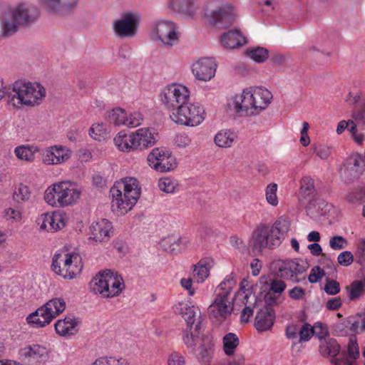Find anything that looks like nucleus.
Here are the masks:
<instances>
[{"instance_id": "1", "label": "nucleus", "mask_w": 365, "mask_h": 365, "mask_svg": "<svg viewBox=\"0 0 365 365\" xmlns=\"http://www.w3.org/2000/svg\"><path fill=\"white\" fill-rule=\"evenodd\" d=\"M40 15L32 3L22 1L14 6L0 1V41L14 35L22 26L34 23Z\"/></svg>"}, {"instance_id": "2", "label": "nucleus", "mask_w": 365, "mask_h": 365, "mask_svg": "<svg viewBox=\"0 0 365 365\" xmlns=\"http://www.w3.org/2000/svg\"><path fill=\"white\" fill-rule=\"evenodd\" d=\"M273 99L272 92L264 86H250L232 96L229 108L238 116H256L265 110Z\"/></svg>"}, {"instance_id": "3", "label": "nucleus", "mask_w": 365, "mask_h": 365, "mask_svg": "<svg viewBox=\"0 0 365 365\" xmlns=\"http://www.w3.org/2000/svg\"><path fill=\"white\" fill-rule=\"evenodd\" d=\"M237 280L233 273L227 275L216 287L215 299L207 309L208 317L213 324L220 325L227 322L233 311Z\"/></svg>"}, {"instance_id": "4", "label": "nucleus", "mask_w": 365, "mask_h": 365, "mask_svg": "<svg viewBox=\"0 0 365 365\" xmlns=\"http://www.w3.org/2000/svg\"><path fill=\"white\" fill-rule=\"evenodd\" d=\"M174 313L181 315L186 322V328L182 331V340L190 352L195 351L197 344L207 339L200 331V323L196 322L200 310L190 299L179 302L173 306Z\"/></svg>"}, {"instance_id": "5", "label": "nucleus", "mask_w": 365, "mask_h": 365, "mask_svg": "<svg viewBox=\"0 0 365 365\" xmlns=\"http://www.w3.org/2000/svg\"><path fill=\"white\" fill-rule=\"evenodd\" d=\"M141 187L138 180L132 177L124 178L110 188L111 208L119 215L130 211L140 196Z\"/></svg>"}, {"instance_id": "6", "label": "nucleus", "mask_w": 365, "mask_h": 365, "mask_svg": "<svg viewBox=\"0 0 365 365\" xmlns=\"http://www.w3.org/2000/svg\"><path fill=\"white\" fill-rule=\"evenodd\" d=\"M82 188L71 180L56 182L46 187L43 200L52 207L63 208L76 205L81 199Z\"/></svg>"}, {"instance_id": "7", "label": "nucleus", "mask_w": 365, "mask_h": 365, "mask_svg": "<svg viewBox=\"0 0 365 365\" xmlns=\"http://www.w3.org/2000/svg\"><path fill=\"white\" fill-rule=\"evenodd\" d=\"M9 96V104L14 108L41 105L46 96L45 87L38 82L25 80L16 81Z\"/></svg>"}, {"instance_id": "8", "label": "nucleus", "mask_w": 365, "mask_h": 365, "mask_svg": "<svg viewBox=\"0 0 365 365\" xmlns=\"http://www.w3.org/2000/svg\"><path fill=\"white\" fill-rule=\"evenodd\" d=\"M90 289L103 298L119 296L125 289L124 280L118 272L104 269L97 273L90 282Z\"/></svg>"}, {"instance_id": "9", "label": "nucleus", "mask_w": 365, "mask_h": 365, "mask_svg": "<svg viewBox=\"0 0 365 365\" xmlns=\"http://www.w3.org/2000/svg\"><path fill=\"white\" fill-rule=\"evenodd\" d=\"M170 120L177 125L196 127L200 125L206 118L204 106L199 102L189 101L178 106L174 112L169 113Z\"/></svg>"}, {"instance_id": "10", "label": "nucleus", "mask_w": 365, "mask_h": 365, "mask_svg": "<svg viewBox=\"0 0 365 365\" xmlns=\"http://www.w3.org/2000/svg\"><path fill=\"white\" fill-rule=\"evenodd\" d=\"M52 268L55 273L66 279H73L79 275L83 269L81 257L76 252L61 251L53 258Z\"/></svg>"}, {"instance_id": "11", "label": "nucleus", "mask_w": 365, "mask_h": 365, "mask_svg": "<svg viewBox=\"0 0 365 365\" xmlns=\"http://www.w3.org/2000/svg\"><path fill=\"white\" fill-rule=\"evenodd\" d=\"M66 307V303L63 298H53L30 314L26 317V322L34 328L43 327L61 314Z\"/></svg>"}, {"instance_id": "12", "label": "nucleus", "mask_w": 365, "mask_h": 365, "mask_svg": "<svg viewBox=\"0 0 365 365\" xmlns=\"http://www.w3.org/2000/svg\"><path fill=\"white\" fill-rule=\"evenodd\" d=\"M190 91L189 88L181 83H170L165 86L160 93V101L169 113L189 101Z\"/></svg>"}, {"instance_id": "13", "label": "nucleus", "mask_w": 365, "mask_h": 365, "mask_svg": "<svg viewBox=\"0 0 365 365\" xmlns=\"http://www.w3.org/2000/svg\"><path fill=\"white\" fill-rule=\"evenodd\" d=\"M279 246L271 234L269 225L264 224H260L253 230L248 241V248L255 255L262 254L264 250H273Z\"/></svg>"}, {"instance_id": "14", "label": "nucleus", "mask_w": 365, "mask_h": 365, "mask_svg": "<svg viewBox=\"0 0 365 365\" xmlns=\"http://www.w3.org/2000/svg\"><path fill=\"white\" fill-rule=\"evenodd\" d=\"M69 221L67 212L61 210H56L38 215L36 219V225L41 232L55 233L63 230Z\"/></svg>"}, {"instance_id": "15", "label": "nucleus", "mask_w": 365, "mask_h": 365, "mask_svg": "<svg viewBox=\"0 0 365 365\" xmlns=\"http://www.w3.org/2000/svg\"><path fill=\"white\" fill-rule=\"evenodd\" d=\"M148 166L159 173H169L174 170L178 163L172 152L164 147L153 148L147 156Z\"/></svg>"}, {"instance_id": "16", "label": "nucleus", "mask_w": 365, "mask_h": 365, "mask_svg": "<svg viewBox=\"0 0 365 365\" xmlns=\"http://www.w3.org/2000/svg\"><path fill=\"white\" fill-rule=\"evenodd\" d=\"M271 269L278 277L293 282H300L301 275L306 271L304 264L299 259L275 260L271 264Z\"/></svg>"}, {"instance_id": "17", "label": "nucleus", "mask_w": 365, "mask_h": 365, "mask_svg": "<svg viewBox=\"0 0 365 365\" xmlns=\"http://www.w3.org/2000/svg\"><path fill=\"white\" fill-rule=\"evenodd\" d=\"M235 9L230 4H220V0L209 1L205 9V16L213 24H230L234 19Z\"/></svg>"}, {"instance_id": "18", "label": "nucleus", "mask_w": 365, "mask_h": 365, "mask_svg": "<svg viewBox=\"0 0 365 365\" xmlns=\"http://www.w3.org/2000/svg\"><path fill=\"white\" fill-rule=\"evenodd\" d=\"M152 36L168 47L178 43L180 32L178 25L170 20L160 19L155 22L152 30Z\"/></svg>"}, {"instance_id": "19", "label": "nucleus", "mask_w": 365, "mask_h": 365, "mask_svg": "<svg viewBox=\"0 0 365 365\" xmlns=\"http://www.w3.org/2000/svg\"><path fill=\"white\" fill-rule=\"evenodd\" d=\"M71 149L61 144L46 147L42 153V162L46 165H63L72 156Z\"/></svg>"}, {"instance_id": "20", "label": "nucleus", "mask_w": 365, "mask_h": 365, "mask_svg": "<svg viewBox=\"0 0 365 365\" xmlns=\"http://www.w3.org/2000/svg\"><path fill=\"white\" fill-rule=\"evenodd\" d=\"M217 64L212 57H202L194 61L191 71L195 78L201 81H209L215 76Z\"/></svg>"}, {"instance_id": "21", "label": "nucleus", "mask_w": 365, "mask_h": 365, "mask_svg": "<svg viewBox=\"0 0 365 365\" xmlns=\"http://www.w3.org/2000/svg\"><path fill=\"white\" fill-rule=\"evenodd\" d=\"M140 17L138 14L126 13L113 24L115 34L120 37H133L137 33Z\"/></svg>"}, {"instance_id": "22", "label": "nucleus", "mask_w": 365, "mask_h": 365, "mask_svg": "<svg viewBox=\"0 0 365 365\" xmlns=\"http://www.w3.org/2000/svg\"><path fill=\"white\" fill-rule=\"evenodd\" d=\"M19 355L27 363L37 364L44 362L48 359L49 350L41 344H26L19 350Z\"/></svg>"}, {"instance_id": "23", "label": "nucleus", "mask_w": 365, "mask_h": 365, "mask_svg": "<svg viewBox=\"0 0 365 365\" xmlns=\"http://www.w3.org/2000/svg\"><path fill=\"white\" fill-rule=\"evenodd\" d=\"M90 238L96 242H107L113 234L112 223L106 219L92 222L89 227Z\"/></svg>"}, {"instance_id": "24", "label": "nucleus", "mask_w": 365, "mask_h": 365, "mask_svg": "<svg viewBox=\"0 0 365 365\" xmlns=\"http://www.w3.org/2000/svg\"><path fill=\"white\" fill-rule=\"evenodd\" d=\"M365 170V159L359 154L351 155L348 158L343 168L341 174L348 180L359 178Z\"/></svg>"}, {"instance_id": "25", "label": "nucleus", "mask_w": 365, "mask_h": 365, "mask_svg": "<svg viewBox=\"0 0 365 365\" xmlns=\"http://www.w3.org/2000/svg\"><path fill=\"white\" fill-rule=\"evenodd\" d=\"M115 148L122 153H133L138 150L133 131L121 130L113 139Z\"/></svg>"}, {"instance_id": "26", "label": "nucleus", "mask_w": 365, "mask_h": 365, "mask_svg": "<svg viewBox=\"0 0 365 365\" xmlns=\"http://www.w3.org/2000/svg\"><path fill=\"white\" fill-rule=\"evenodd\" d=\"M249 282L246 279H243L240 284V290L237 292L236 297L240 299L241 297H243L242 303L245 304V307L242 311L240 315V320L242 323H247L250 317L253 314V309L248 305L249 299L252 298L254 301L255 307L257 305V299L255 295L252 294L251 291L249 288Z\"/></svg>"}, {"instance_id": "27", "label": "nucleus", "mask_w": 365, "mask_h": 365, "mask_svg": "<svg viewBox=\"0 0 365 365\" xmlns=\"http://www.w3.org/2000/svg\"><path fill=\"white\" fill-rule=\"evenodd\" d=\"M138 150L153 146L158 141V134L153 128L144 127L133 131Z\"/></svg>"}, {"instance_id": "28", "label": "nucleus", "mask_w": 365, "mask_h": 365, "mask_svg": "<svg viewBox=\"0 0 365 365\" xmlns=\"http://www.w3.org/2000/svg\"><path fill=\"white\" fill-rule=\"evenodd\" d=\"M40 4L50 14H63L74 9L78 0H39Z\"/></svg>"}, {"instance_id": "29", "label": "nucleus", "mask_w": 365, "mask_h": 365, "mask_svg": "<svg viewBox=\"0 0 365 365\" xmlns=\"http://www.w3.org/2000/svg\"><path fill=\"white\" fill-rule=\"evenodd\" d=\"M221 45L228 49L238 48L247 43L246 37L239 29H231L221 35Z\"/></svg>"}, {"instance_id": "30", "label": "nucleus", "mask_w": 365, "mask_h": 365, "mask_svg": "<svg viewBox=\"0 0 365 365\" xmlns=\"http://www.w3.org/2000/svg\"><path fill=\"white\" fill-rule=\"evenodd\" d=\"M215 261L212 257H203L192 266V276L197 283H203L210 276Z\"/></svg>"}, {"instance_id": "31", "label": "nucleus", "mask_w": 365, "mask_h": 365, "mask_svg": "<svg viewBox=\"0 0 365 365\" xmlns=\"http://www.w3.org/2000/svg\"><path fill=\"white\" fill-rule=\"evenodd\" d=\"M168 6L174 12L191 18L195 17L198 9L195 0H169Z\"/></svg>"}, {"instance_id": "32", "label": "nucleus", "mask_w": 365, "mask_h": 365, "mask_svg": "<svg viewBox=\"0 0 365 365\" xmlns=\"http://www.w3.org/2000/svg\"><path fill=\"white\" fill-rule=\"evenodd\" d=\"M78 324L79 321L77 318L69 315L63 319L58 320L55 324V329L60 336H71L77 333Z\"/></svg>"}, {"instance_id": "33", "label": "nucleus", "mask_w": 365, "mask_h": 365, "mask_svg": "<svg viewBox=\"0 0 365 365\" xmlns=\"http://www.w3.org/2000/svg\"><path fill=\"white\" fill-rule=\"evenodd\" d=\"M237 140V134L231 129H222L217 132L214 136V143L220 148H230Z\"/></svg>"}, {"instance_id": "34", "label": "nucleus", "mask_w": 365, "mask_h": 365, "mask_svg": "<svg viewBox=\"0 0 365 365\" xmlns=\"http://www.w3.org/2000/svg\"><path fill=\"white\" fill-rule=\"evenodd\" d=\"M274 318V313L271 309L264 307L257 312L255 317V327L258 331H267L273 325Z\"/></svg>"}, {"instance_id": "35", "label": "nucleus", "mask_w": 365, "mask_h": 365, "mask_svg": "<svg viewBox=\"0 0 365 365\" xmlns=\"http://www.w3.org/2000/svg\"><path fill=\"white\" fill-rule=\"evenodd\" d=\"M187 240L185 238L171 235L163 238L160 245L167 252L178 253L187 246Z\"/></svg>"}, {"instance_id": "36", "label": "nucleus", "mask_w": 365, "mask_h": 365, "mask_svg": "<svg viewBox=\"0 0 365 365\" xmlns=\"http://www.w3.org/2000/svg\"><path fill=\"white\" fill-rule=\"evenodd\" d=\"M289 220L285 217H280L272 226L269 225L271 234H272L279 245L286 234L289 232Z\"/></svg>"}, {"instance_id": "37", "label": "nucleus", "mask_w": 365, "mask_h": 365, "mask_svg": "<svg viewBox=\"0 0 365 365\" xmlns=\"http://www.w3.org/2000/svg\"><path fill=\"white\" fill-rule=\"evenodd\" d=\"M111 126L110 124L104 122L93 123L89 130V136L96 141H103L106 140L111 133Z\"/></svg>"}, {"instance_id": "38", "label": "nucleus", "mask_w": 365, "mask_h": 365, "mask_svg": "<svg viewBox=\"0 0 365 365\" xmlns=\"http://www.w3.org/2000/svg\"><path fill=\"white\" fill-rule=\"evenodd\" d=\"M364 108L361 110H354L352 113L353 120H342L339 122L336 127V133L339 135H341L344 133L346 129H348L349 132L351 131V128L352 125H355L356 122L361 123L365 124V95L364 97Z\"/></svg>"}, {"instance_id": "39", "label": "nucleus", "mask_w": 365, "mask_h": 365, "mask_svg": "<svg viewBox=\"0 0 365 365\" xmlns=\"http://www.w3.org/2000/svg\"><path fill=\"white\" fill-rule=\"evenodd\" d=\"M40 151L38 146L36 145H22L14 149L16 156L23 160L31 162L35 158V155Z\"/></svg>"}, {"instance_id": "40", "label": "nucleus", "mask_w": 365, "mask_h": 365, "mask_svg": "<svg viewBox=\"0 0 365 365\" xmlns=\"http://www.w3.org/2000/svg\"><path fill=\"white\" fill-rule=\"evenodd\" d=\"M214 354V344L207 339L202 344H200L197 359L202 365H209Z\"/></svg>"}, {"instance_id": "41", "label": "nucleus", "mask_w": 365, "mask_h": 365, "mask_svg": "<svg viewBox=\"0 0 365 365\" xmlns=\"http://www.w3.org/2000/svg\"><path fill=\"white\" fill-rule=\"evenodd\" d=\"M315 187L314 180L309 176H304L300 180L299 195L300 198L310 200L314 196Z\"/></svg>"}, {"instance_id": "42", "label": "nucleus", "mask_w": 365, "mask_h": 365, "mask_svg": "<svg viewBox=\"0 0 365 365\" xmlns=\"http://www.w3.org/2000/svg\"><path fill=\"white\" fill-rule=\"evenodd\" d=\"M159 189L167 194H173L179 190L178 180L170 176L160 178L158 182Z\"/></svg>"}, {"instance_id": "43", "label": "nucleus", "mask_w": 365, "mask_h": 365, "mask_svg": "<svg viewBox=\"0 0 365 365\" xmlns=\"http://www.w3.org/2000/svg\"><path fill=\"white\" fill-rule=\"evenodd\" d=\"M108 119L110 123L115 126H127V112L121 108H115L107 114Z\"/></svg>"}, {"instance_id": "44", "label": "nucleus", "mask_w": 365, "mask_h": 365, "mask_svg": "<svg viewBox=\"0 0 365 365\" xmlns=\"http://www.w3.org/2000/svg\"><path fill=\"white\" fill-rule=\"evenodd\" d=\"M340 347L334 339H329L321 342L319 351L324 356H336L339 352Z\"/></svg>"}, {"instance_id": "45", "label": "nucleus", "mask_w": 365, "mask_h": 365, "mask_svg": "<svg viewBox=\"0 0 365 365\" xmlns=\"http://www.w3.org/2000/svg\"><path fill=\"white\" fill-rule=\"evenodd\" d=\"M223 351L227 356L233 355L239 346L240 341L235 334L228 333L222 339Z\"/></svg>"}, {"instance_id": "46", "label": "nucleus", "mask_w": 365, "mask_h": 365, "mask_svg": "<svg viewBox=\"0 0 365 365\" xmlns=\"http://www.w3.org/2000/svg\"><path fill=\"white\" fill-rule=\"evenodd\" d=\"M349 297L354 301L365 294V282L361 280H355L346 287Z\"/></svg>"}, {"instance_id": "47", "label": "nucleus", "mask_w": 365, "mask_h": 365, "mask_svg": "<svg viewBox=\"0 0 365 365\" xmlns=\"http://www.w3.org/2000/svg\"><path fill=\"white\" fill-rule=\"evenodd\" d=\"M246 55L256 63L264 62L269 56V51L263 47H250L246 50Z\"/></svg>"}, {"instance_id": "48", "label": "nucleus", "mask_w": 365, "mask_h": 365, "mask_svg": "<svg viewBox=\"0 0 365 365\" xmlns=\"http://www.w3.org/2000/svg\"><path fill=\"white\" fill-rule=\"evenodd\" d=\"M3 217L11 225H21L23 220V213L21 209L10 207L4 210Z\"/></svg>"}, {"instance_id": "49", "label": "nucleus", "mask_w": 365, "mask_h": 365, "mask_svg": "<svg viewBox=\"0 0 365 365\" xmlns=\"http://www.w3.org/2000/svg\"><path fill=\"white\" fill-rule=\"evenodd\" d=\"M278 185L275 182L269 183L264 189V195L266 202L272 207H277L279 205V198L277 196Z\"/></svg>"}, {"instance_id": "50", "label": "nucleus", "mask_w": 365, "mask_h": 365, "mask_svg": "<svg viewBox=\"0 0 365 365\" xmlns=\"http://www.w3.org/2000/svg\"><path fill=\"white\" fill-rule=\"evenodd\" d=\"M91 365H131L128 359L123 357L101 356L96 359Z\"/></svg>"}, {"instance_id": "51", "label": "nucleus", "mask_w": 365, "mask_h": 365, "mask_svg": "<svg viewBox=\"0 0 365 365\" xmlns=\"http://www.w3.org/2000/svg\"><path fill=\"white\" fill-rule=\"evenodd\" d=\"M31 197L30 188L24 185H19L14 190L13 193V199L18 203H22L28 201Z\"/></svg>"}, {"instance_id": "52", "label": "nucleus", "mask_w": 365, "mask_h": 365, "mask_svg": "<svg viewBox=\"0 0 365 365\" xmlns=\"http://www.w3.org/2000/svg\"><path fill=\"white\" fill-rule=\"evenodd\" d=\"M329 245L333 250H341L348 246V240L341 235H334L330 237Z\"/></svg>"}, {"instance_id": "53", "label": "nucleus", "mask_w": 365, "mask_h": 365, "mask_svg": "<svg viewBox=\"0 0 365 365\" xmlns=\"http://www.w3.org/2000/svg\"><path fill=\"white\" fill-rule=\"evenodd\" d=\"M143 120V115L140 111H133L130 113H127V126L130 128H135L140 125Z\"/></svg>"}, {"instance_id": "54", "label": "nucleus", "mask_w": 365, "mask_h": 365, "mask_svg": "<svg viewBox=\"0 0 365 365\" xmlns=\"http://www.w3.org/2000/svg\"><path fill=\"white\" fill-rule=\"evenodd\" d=\"M312 148L314 153L322 160L327 159L331 154V148L325 145H314Z\"/></svg>"}, {"instance_id": "55", "label": "nucleus", "mask_w": 365, "mask_h": 365, "mask_svg": "<svg viewBox=\"0 0 365 365\" xmlns=\"http://www.w3.org/2000/svg\"><path fill=\"white\" fill-rule=\"evenodd\" d=\"M185 356L178 351L172 352L168 357V365H185Z\"/></svg>"}, {"instance_id": "56", "label": "nucleus", "mask_w": 365, "mask_h": 365, "mask_svg": "<svg viewBox=\"0 0 365 365\" xmlns=\"http://www.w3.org/2000/svg\"><path fill=\"white\" fill-rule=\"evenodd\" d=\"M338 263L344 267L351 265L354 262V255L350 251H344L337 257Z\"/></svg>"}, {"instance_id": "57", "label": "nucleus", "mask_w": 365, "mask_h": 365, "mask_svg": "<svg viewBox=\"0 0 365 365\" xmlns=\"http://www.w3.org/2000/svg\"><path fill=\"white\" fill-rule=\"evenodd\" d=\"M175 144L179 148H186L191 143V138L185 133H178L175 135Z\"/></svg>"}, {"instance_id": "58", "label": "nucleus", "mask_w": 365, "mask_h": 365, "mask_svg": "<svg viewBox=\"0 0 365 365\" xmlns=\"http://www.w3.org/2000/svg\"><path fill=\"white\" fill-rule=\"evenodd\" d=\"M349 358L354 361L359 356V351L356 339L351 338L348 344Z\"/></svg>"}, {"instance_id": "59", "label": "nucleus", "mask_w": 365, "mask_h": 365, "mask_svg": "<svg viewBox=\"0 0 365 365\" xmlns=\"http://www.w3.org/2000/svg\"><path fill=\"white\" fill-rule=\"evenodd\" d=\"M309 125L307 122L304 121L302 123V128L300 131V143L303 146H307L310 143V138L308 135Z\"/></svg>"}, {"instance_id": "60", "label": "nucleus", "mask_w": 365, "mask_h": 365, "mask_svg": "<svg viewBox=\"0 0 365 365\" xmlns=\"http://www.w3.org/2000/svg\"><path fill=\"white\" fill-rule=\"evenodd\" d=\"M312 328L314 335L319 339L324 338L328 333L327 326L320 322L316 323Z\"/></svg>"}, {"instance_id": "61", "label": "nucleus", "mask_w": 365, "mask_h": 365, "mask_svg": "<svg viewBox=\"0 0 365 365\" xmlns=\"http://www.w3.org/2000/svg\"><path fill=\"white\" fill-rule=\"evenodd\" d=\"M299 335L300 341H308L314 335L312 327L307 324L303 325L299 330Z\"/></svg>"}, {"instance_id": "62", "label": "nucleus", "mask_w": 365, "mask_h": 365, "mask_svg": "<svg viewBox=\"0 0 365 365\" xmlns=\"http://www.w3.org/2000/svg\"><path fill=\"white\" fill-rule=\"evenodd\" d=\"M324 275V271L319 267H315L312 269L309 275V281L312 283L319 281Z\"/></svg>"}, {"instance_id": "63", "label": "nucleus", "mask_w": 365, "mask_h": 365, "mask_svg": "<svg viewBox=\"0 0 365 365\" xmlns=\"http://www.w3.org/2000/svg\"><path fill=\"white\" fill-rule=\"evenodd\" d=\"M324 290L329 294H336L340 290L339 284L335 280H329L325 285Z\"/></svg>"}, {"instance_id": "64", "label": "nucleus", "mask_w": 365, "mask_h": 365, "mask_svg": "<svg viewBox=\"0 0 365 365\" xmlns=\"http://www.w3.org/2000/svg\"><path fill=\"white\" fill-rule=\"evenodd\" d=\"M351 329L356 333L365 331V314L360 317V320L351 324Z\"/></svg>"}]
</instances>
